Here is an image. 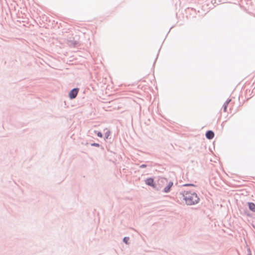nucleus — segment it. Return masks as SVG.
Instances as JSON below:
<instances>
[{
	"instance_id": "1",
	"label": "nucleus",
	"mask_w": 255,
	"mask_h": 255,
	"mask_svg": "<svg viewBox=\"0 0 255 255\" xmlns=\"http://www.w3.org/2000/svg\"><path fill=\"white\" fill-rule=\"evenodd\" d=\"M181 194L182 195L183 199L187 205H195L199 202L200 198L195 192L184 191Z\"/></svg>"
},
{
	"instance_id": "11",
	"label": "nucleus",
	"mask_w": 255,
	"mask_h": 255,
	"mask_svg": "<svg viewBox=\"0 0 255 255\" xmlns=\"http://www.w3.org/2000/svg\"><path fill=\"white\" fill-rule=\"evenodd\" d=\"M129 240V238L128 237H125L123 239V242L127 245L128 244V241Z\"/></svg>"
},
{
	"instance_id": "9",
	"label": "nucleus",
	"mask_w": 255,
	"mask_h": 255,
	"mask_svg": "<svg viewBox=\"0 0 255 255\" xmlns=\"http://www.w3.org/2000/svg\"><path fill=\"white\" fill-rule=\"evenodd\" d=\"M249 209L252 212H255V204L253 202H248Z\"/></svg>"
},
{
	"instance_id": "15",
	"label": "nucleus",
	"mask_w": 255,
	"mask_h": 255,
	"mask_svg": "<svg viewBox=\"0 0 255 255\" xmlns=\"http://www.w3.org/2000/svg\"><path fill=\"white\" fill-rule=\"evenodd\" d=\"M183 186H192V187H196V185L192 184V183H186L182 185Z\"/></svg>"
},
{
	"instance_id": "7",
	"label": "nucleus",
	"mask_w": 255,
	"mask_h": 255,
	"mask_svg": "<svg viewBox=\"0 0 255 255\" xmlns=\"http://www.w3.org/2000/svg\"><path fill=\"white\" fill-rule=\"evenodd\" d=\"M215 133L213 130H208L206 132V137L208 139H212L214 138Z\"/></svg>"
},
{
	"instance_id": "16",
	"label": "nucleus",
	"mask_w": 255,
	"mask_h": 255,
	"mask_svg": "<svg viewBox=\"0 0 255 255\" xmlns=\"http://www.w3.org/2000/svg\"><path fill=\"white\" fill-rule=\"evenodd\" d=\"M147 166V165L145 164H142L139 166V168H146Z\"/></svg>"
},
{
	"instance_id": "4",
	"label": "nucleus",
	"mask_w": 255,
	"mask_h": 255,
	"mask_svg": "<svg viewBox=\"0 0 255 255\" xmlns=\"http://www.w3.org/2000/svg\"><path fill=\"white\" fill-rule=\"evenodd\" d=\"M67 44L71 47H77L80 45L79 42L76 40L74 38L68 39Z\"/></svg>"
},
{
	"instance_id": "10",
	"label": "nucleus",
	"mask_w": 255,
	"mask_h": 255,
	"mask_svg": "<svg viewBox=\"0 0 255 255\" xmlns=\"http://www.w3.org/2000/svg\"><path fill=\"white\" fill-rule=\"evenodd\" d=\"M90 145L91 146H96V147H101L102 149H104V147L102 145H100L99 143H96V142H93V143H90Z\"/></svg>"
},
{
	"instance_id": "14",
	"label": "nucleus",
	"mask_w": 255,
	"mask_h": 255,
	"mask_svg": "<svg viewBox=\"0 0 255 255\" xmlns=\"http://www.w3.org/2000/svg\"><path fill=\"white\" fill-rule=\"evenodd\" d=\"M94 132L97 134V136L99 137H103V134L101 131H98L95 130Z\"/></svg>"
},
{
	"instance_id": "20",
	"label": "nucleus",
	"mask_w": 255,
	"mask_h": 255,
	"mask_svg": "<svg viewBox=\"0 0 255 255\" xmlns=\"http://www.w3.org/2000/svg\"><path fill=\"white\" fill-rule=\"evenodd\" d=\"M248 255H251L250 254H248Z\"/></svg>"
},
{
	"instance_id": "13",
	"label": "nucleus",
	"mask_w": 255,
	"mask_h": 255,
	"mask_svg": "<svg viewBox=\"0 0 255 255\" xmlns=\"http://www.w3.org/2000/svg\"><path fill=\"white\" fill-rule=\"evenodd\" d=\"M244 212L245 214L247 216H251V214L250 213L249 211L248 210L247 208L244 209Z\"/></svg>"
},
{
	"instance_id": "19",
	"label": "nucleus",
	"mask_w": 255,
	"mask_h": 255,
	"mask_svg": "<svg viewBox=\"0 0 255 255\" xmlns=\"http://www.w3.org/2000/svg\"><path fill=\"white\" fill-rule=\"evenodd\" d=\"M211 2L212 3L213 5L214 6V3H216V0H214V1L211 0Z\"/></svg>"
},
{
	"instance_id": "6",
	"label": "nucleus",
	"mask_w": 255,
	"mask_h": 255,
	"mask_svg": "<svg viewBox=\"0 0 255 255\" xmlns=\"http://www.w3.org/2000/svg\"><path fill=\"white\" fill-rule=\"evenodd\" d=\"M168 180L166 178L164 177H159L158 178V180L157 181V186H161V187H162V185L164 184L165 183H167Z\"/></svg>"
},
{
	"instance_id": "3",
	"label": "nucleus",
	"mask_w": 255,
	"mask_h": 255,
	"mask_svg": "<svg viewBox=\"0 0 255 255\" xmlns=\"http://www.w3.org/2000/svg\"><path fill=\"white\" fill-rule=\"evenodd\" d=\"M79 88H74L71 90L68 94V97L71 100L75 99L79 92Z\"/></svg>"
},
{
	"instance_id": "8",
	"label": "nucleus",
	"mask_w": 255,
	"mask_h": 255,
	"mask_svg": "<svg viewBox=\"0 0 255 255\" xmlns=\"http://www.w3.org/2000/svg\"><path fill=\"white\" fill-rule=\"evenodd\" d=\"M231 101V99H228L226 100V101L225 102V103L223 104V111L224 112H226L227 111V107Z\"/></svg>"
},
{
	"instance_id": "17",
	"label": "nucleus",
	"mask_w": 255,
	"mask_h": 255,
	"mask_svg": "<svg viewBox=\"0 0 255 255\" xmlns=\"http://www.w3.org/2000/svg\"><path fill=\"white\" fill-rule=\"evenodd\" d=\"M247 251H248V254H250L251 255H252V252H251V250L250 248H248L247 249Z\"/></svg>"
},
{
	"instance_id": "2",
	"label": "nucleus",
	"mask_w": 255,
	"mask_h": 255,
	"mask_svg": "<svg viewBox=\"0 0 255 255\" xmlns=\"http://www.w3.org/2000/svg\"><path fill=\"white\" fill-rule=\"evenodd\" d=\"M146 185L148 186L151 187L153 189L156 191H160L161 189V186H157V183L154 181L153 177H148L144 180Z\"/></svg>"
},
{
	"instance_id": "12",
	"label": "nucleus",
	"mask_w": 255,
	"mask_h": 255,
	"mask_svg": "<svg viewBox=\"0 0 255 255\" xmlns=\"http://www.w3.org/2000/svg\"><path fill=\"white\" fill-rule=\"evenodd\" d=\"M110 134H111V131H110V130H108L106 132V133H105V139H108V138H109V136H110Z\"/></svg>"
},
{
	"instance_id": "18",
	"label": "nucleus",
	"mask_w": 255,
	"mask_h": 255,
	"mask_svg": "<svg viewBox=\"0 0 255 255\" xmlns=\"http://www.w3.org/2000/svg\"><path fill=\"white\" fill-rule=\"evenodd\" d=\"M211 2L212 3L213 5L214 6V3H216V0H214V1L211 0Z\"/></svg>"
},
{
	"instance_id": "5",
	"label": "nucleus",
	"mask_w": 255,
	"mask_h": 255,
	"mask_svg": "<svg viewBox=\"0 0 255 255\" xmlns=\"http://www.w3.org/2000/svg\"><path fill=\"white\" fill-rule=\"evenodd\" d=\"M173 185V182L172 181L169 182L168 184L163 188L162 192L166 193H169Z\"/></svg>"
}]
</instances>
